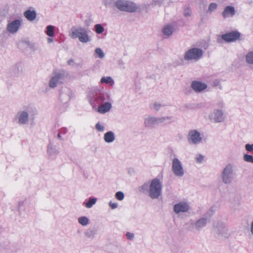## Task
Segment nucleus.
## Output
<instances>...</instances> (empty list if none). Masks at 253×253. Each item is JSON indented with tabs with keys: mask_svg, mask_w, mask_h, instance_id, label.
<instances>
[{
	"mask_svg": "<svg viewBox=\"0 0 253 253\" xmlns=\"http://www.w3.org/2000/svg\"><path fill=\"white\" fill-rule=\"evenodd\" d=\"M140 191L152 199H158L162 194V182L157 178H154L142 185Z\"/></svg>",
	"mask_w": 253,
	"mask_h": 253,
	"instance_id": "f257e3e1",
	"label": "nucleus"
},
{
	"mask_svg": "<svg viewBox=\"0 0 253 253\" xmlns=\"http://www.w3.org/2000/svg\"><path fill=\"white\" fill-rule=\"evenodd\" d=\"M36 112V108L32 105L24 106L20 110L14 117V121L19 126L28 125L30 121V116Z\"/></svg>",
	"mask_w": 253,
	"mask_h": 253,
	"instance_id": "f03ea898",
	"label": "nucleus"
},
{
	"mask_svg": "<svg viewBox=\"0 0 253 253\" xmlns=\"http://www.w3.org/2000/svg\"><path fill=\"white\" fill-rule=\"evenodd\" d=\"M69 36L73 39L78 38L83 43H87L91 40L87 30L81 26L73 27L69 33Z\"/></svg>",
	"mask_w": 253,
	"mask_h": 253,
	"instance_id": "7ed1b4c3",
	"label": "nucleus"
},
{
	"mask_svg": "<svg viewBox=\"0 0 253 253\" xmlns=\"http://www.w3.org/2000/svg\"><path fill=\"white\" fill-rule=\"evenodd\" d=\"M235 175V166L232 164H228L225 166L221 173V181L224 184H230Z\"/></svg>",
	"mask_w": 253,
	"mask_h": 253,
	"instance_id": "20e7f679",
	"label": "nucleus"
},
{
	"mask_svg": "<svg viewBox=\"0 0 253 253\" xmlns=\"http://www.w3.org/2000/svg\"><path fill=\"white\" fill-rule=\"evenodd\" d=\"M204 53L202 48L192 47L186 51L183 57L185 61L197 62L203 58Z\"/></svg>",
	"mask_w": 253,
	"mask_h": 253,
	"instance_id": "39448f33",
	"label": "nucleus"
},
{
	"mask_svg": "<svg viewBox=\"0 0 253 253\" xmlns=\"http://www.w3.org/2000/svg\"><path fill=\"white\" fill-rule=\"evenodd\" d=\"M217 106L219 107V108L215 109L209 116L210 120L215 123L223 122L226 118L222 109L223 107V102H218L217 103Z\"/></svg>",
	"mask_w": 253,
	"mask_h": 253,
	"instance_id": "423d86ee",
	"label": "nucleus"
},
{
	"mask_svg": "<svg viewBox=\"0 0 253 253\" xmlns=\"http://www.w3.org/2000/svg\"><path fill=\"white\" fill-rule=\"evenodd\" d=\"M187 140L190 145L197 146L203 142V138L198 130L192 129L188 131Z\"/></svg>",
	"mask_w": 253,
	"mask_h": 253,
	"instance_id": "0eeeda50",
	"label": "nucleus"
},
{
	"mask_svg": "<svg viewBox=\"0 0 253 253\" xmlns=\"http://www.w3.org/2000/svg\"><path fill=\"white\" fill-rule=\"evenodd\" d=\"M171 171L174 175L177 177H181L185 174V169L183 164L177 158H174L172 160Z\"/></svg>",
	"mask_w": 253,
	"mask_h": 253,
	"instance_id": "6e6552de",
	"label": "nucleus"
},
{
	"mask_svg": "<svg viewBox=\"0 0 253 253\" xmlns=\"http://www.w3.org/2000/svg\"><path fill=\"white\" fill-rule=\"evenodd\" d=\"M68 76V73L64 71L55 73L49 82V87L54 88L57 84L63 83Z\"/></svg>",
	"mask_w": 253,
	"mask_h": 253,
	"instance_id": "1a4fd4ad",
	"label": "nucleus"
},
{
	"mask_svg": "<svg viewBox=\"0 0 253 253\" xmlns=\"http://www.w3.org/2000/svg\"><path fill=\"white\" fill-rule=\"evenodd\" d=\"M115 6L121 11L131 12H134L136 9L134 3L127 1L118 0L115 2Z\"/></svg>",
	"mask_w": 253,
	"mask_h": 253,
	"instance_id": "9d476101",
	"label": "nucleus"
},
{
	"mask_svg": "<svg viewBox=\"0 0 253 253\" xmlns=\"http://www.w3.org/2000/svg\"><path fill=\"white\" fill-rule=\"evenodd\" d=\"M190 209L189 203L185 201H179L175 203L173 207V211L176 214L188 212Z\"/></svg>",
	"mask_w": 253,
	"mask_h": 253,
	"instance_id": "9b49d317",
	"label": "nucleus"
},
{
	"mask_svg": "<svg viewBox=\"0 0 253 253\" xmlns=\"http://www.w3.org/2000/svg\"><path fill=\"white\" fill-rule=\"evenodd\" d=\"M22 23V20L16 19L8 23L6 30L10 34H15L19 30Z\"/></svg>",
	"mask_w": 253,
	"mask_h": 253,
	"instance_id": "f8f14e48",
	"label": "nucleus"
},
{
	"mask_svg": "<svg viewBox=\"0 0 253 253\" xmlns=\"http://www.w3.org/2000/svg\"><path fill=\"white\" fill-rule=\"evenodd\" d=\"M241 34L237 31H232L222 35V39L227 42H233L238 40Z\"/></svg>",
	"mask_w": 253,
	"mask_h": 253,
	"instance_id": "ddd939ff",
	"label": "nucleus"
},
{
	"mask_svg": "<svg viewBox=\"0 0 253 253\" xmlns=\"http://www.w3.org/2000/svg\"><path fill=\"white\" fill-rule=\"evenodd\" d=\"M215 230L217 233L222 236L226 237L228 235V228L222 222H218L215 225Z\"/></svg>",
	"mask_w": 253,
	"mask_h": 253,
	"instance_id": "4468645a",
	"label": "nucleus"
},
{
	"mask_svg": "<svg viewBox=\"0 0 253 253\" xmlns=\"http://www.w3.org/2000/svg\"><path fill=\"white\" fill-rule=\"evenodd\" d=\"M191 87L196 92H201L206 89L208 85L204 82L194 81L191 83Z\"/></svg>",
	"mask_w": 253,
	"mask_h": 253,
	"instance_id": "2eb2a0df",
	"label": "nucleus"
},
{
	"mask_svg": "<svg viewBox=\"0 0 253 253\" xmlns=\"http://www.w3.org/2000/svg\"><path fill=\"white\" fill-rule=\"evenodd\" d=\"M144 125L146 127H153L155 126L158 125V118L149 115L144 118Z\"/></svg>",
	"mask_w": 253,
	"mask_h": 253,
	"instance_id": "dca6fc26",
	"label": "nucleus"
},
{
	"mask_svg": "<svg viewBox=\"0 0 253 253\" xmlns=\"http://www.w3.org/2000/svg\"><path fill=\"white\" fill-rule=\"evenodd\" d=\"M208 222V218L203 217L197 220L192 224L193 227L197 230H200L206 226Z\"/></svg>",
	"mask_w": 253,
	"mask_h": 253,
	"instance_id": "f3484780",
	"label": "nucleus"
},
{
	"mask_svg": "<svg viewBox=\"0 0 253 253\" xmlns=\"http://www.w3.org/2000/svg\"><path fill=\"white\" fill-rule=\"evenodd\" d=\"M113 102H106L102 103L97 108V111L100 114H105L109 112L112 107Z\"/></svg>",
	"mask_w": 253,
	"mask_h": 253,
	"instance_id": "a211bd4d",
	"label": "nucleus"
},
{
	"mask_svg": "<svg viewBox=\"0 0 253 253\" xmlns=\"http://www.w3.org/2000/svg\"><path fill=\"white\" fill-rule=\"evenodd\" d=\"M115 139L116 135L113 131L109 130L104 134L103 140L107 143H112Z\"/></svg>",
	"mask_w": 253,
	"mask_h": 253,
	"instance_id": "6ab92c4d",
	"label": "nucleus"
},
{
	"mask_svg": "<svg viewBox=\"0 0 253 253\" xmlns=\"http://www.w3.org/2000/svg\"><path fill=\"white\" fill-rule=\"evenodd\" d=\"M235 14V10L234 7L227 6L225 7L222 15L224 18L232 17Z\"/></svg>",
	"mask_w": 253,
	"mask_h": 253,
	"instance_id": "aec40b11",
	"label": "nucleus"
},
{
	"mask_svg": "<svg viewBox=\"0 0 253 253\" xmlns=\"http://www.w3.org/2000/svg\"><path fill=\"white\" fill-rule=\"evenodd\" d=\"M175 31V26L173 24L166 25L162 30L164 35L167 37L170 36Z\"/></svg>",
	"mask_w": 253,
	"mask_h": 253,
	"instance_id": "412c9836",
	"label": "nucleus"
},
{
	"mask_svg": "<svg viewBox=\"0 0 253 253\" xmlns=\"http://www.w3.org/2000/svg\"><path fill=\"white\" fill-rule=\"evenodd\" d=\"M96 100H100L102 102L106 101L107 102H113L110 92H105L98 94L96 97Z\"/></svg>",
	"mask_w": 253,
	"mask_h": 253,
	"instance_id": "4be33fe9",
	"label": "nucleus"
},
{
	"mask_svg": "<svg viewBox=\"0 0 253 253\" xmlns=\"http://www.w3.org/2000/svg\"><path fill=\"white\" fill-rule=\"evenodd\" d=\"M97 201L96 198L89 197L83 203V205L87 209H90L96 203Z\"/></svg>",
	"mask_w": 253,
	"mask_h": 253,
	"instance_id": "5701e85b",
	"label": "nucleus"
},
{
	"mask_svg": "<svg viewBox=\"0 0 253 253\" xmlns=\"http://www.w3.org/2000/svg\"><path fill=\"white\" fill-rule=\"evenodd\" d=\"M24 16L29 21H33L36 17V12L34 10L28 9L24 13Z\"/></svg>",
	"mask_w": 253,
	"mask_h": 253,
	"instance_id": "b1692460",
	"label": "nucleus"
},
{
	"mask_svg": "<svg viewBox=\"0 0 253 253\" xmlns=\"http://www.w3.org/2000/svg\"><path fill=\"white\" fill-rule=\"evenodd\" d=\"M158 118V125H166L172 122V117L170 116H162Z\"/></svg>",
	"mask_w": 253,
	"mask_h": 253,
	"instance_id": "393cba45",
	"label": "nucleus"
},
{
	"mask_svg": "<svg viewBox=\"0 0 253 253\" xmlns=\"http://www.w3.org/2000/svg\"><path fill=\"white\" fill-rule=\"evenodd\" d=\"M47 153L51 156H55L57 155L59 151L55 146L50 143L47 147Z\"/></svg>",
	"mask_w": 253,
	"mask_h": 253,
	"instance_id": "a878e982",
	"label": "nucleus"
},
{
	"mask_svg": "<svg viewBox=\"0 0 253 253\" xmlns=\"http://www.w3.org/2000/svg\"><path fill=\"white\" fill-rule=\"evenodd\" d=\"M78 222L83 226H87L89 223V219L86 216H81L78 218Z\"/></svg>",
	"mask_w": 253,
	"mask_h": 253,
	"instance_id": "bb28decb",
	"label": "nucleus"
},
{
	"mask_svg": "<svg viewBox=\"0 0 253 253\" xmlns=\"http://www.w3.org/2000/svg\"><path fill=\"white\" fill-rule=\"evenodd\" d=\"M100 84H106L112 86L114 84V82L111 77H103L100 80Z\"/></svg>",
	"mask_w": 253,
	"mask_h": 253,
	"instance_id": "cd10ccee",
	"label": "nucleus"
},
{
	"mask_svg": "<svg viewBox=\"0 0 253 253\" xmlns=\"http://www.w3.org/2000/svg\"><path fill=\"white\" fill-rule=\"evenodd\" d=\"M94 56L96 58L102 59L105 57V53L102 49L98 47L94 50Z\"/></svg>",
	"mask_w": 253,
	"mask_h": 253,
	"instance_id": "c85d7f7f",
	"label": "nucleus"
},
{
	"mask_svg": "<svg viewBox=\"0 0 253 253\" xmlns=\"http://www.w3.org/2000/svg\"><path fill=\"white\" fill-rule=\"evenodd\" d=\"M46 34L50 37H52L54 35V27L52 25H48L46 27L45 31Z\"/></svg>",
	"mask_w": 253,
	"mask_h": 253,
	"instance_id": "c756f323",
	"label": "nucleus"
},
{
	"mask_svg": "<svg viewBox=\"0 0 253 253\" xmlns=\"http://www.w3.org/2000/svg\"><path fill=\"white\" fill-rule=\"evenodd\" d=\"M95 128L97 131L100 132H103L105 130V127L104 124L100 122H98L95 124Z\"/></svg>",
	"mask_w": 253,
	"mask_h": 253,
	"instance_id": "7c9ffc66",
	"label": "nucleus"
},
{
	"mask_svg": "<svg viewBox=\"0 0 253 253\" xmlns=\"http://www.w3.org/2000/svg\"><path fill=\"white\" fill-rule=\"evenodd\" d=\"M94 31L98 34H102L105 30L103 26L100 24H97L94 26Z\"/></svg>",
	"mask_w": 253,
	"mask_h": 253,
	"instance_id": "2f4dec72",
	"label": "nucleus"
},
{
	"mask_svg": "<svg viewBox=\"0 0 253 253\" xmlns=\"http://www.w3.org/2000/svg\"><path fill=\"white\" fill-rule=\"evenodd\" d=\"M246 61L249 64H253V50L246 54Z\"/></svg>",
	"mask_w": 253,
	"mask_h": 253,
	"instance_id": "473e14b6",
	"label": "nucleus"
},
{
	"mask_svg": "<svg viewBox=\"0 0 253 253\" xmlns=\"http://www.w3.org/2000/svg\"><path fill=\"white\" fill-rule=\"evenodd\" d=\"M217 4L215 2H212L209 5L208 9L207 10L208 13H211L217 8Z\"/></svg>",
	"mask_w": 253,
	"mask_h": 253,
	"instance_id": "72a5a7b5",
	"label": "nucleus"
},
{
	"mask_svg": "<svg viewBox=\"0 0 253 253\" xmlns=\"http://www.w3.org/2000/svg\"><path fill=\"white\" fill-rule=\"evenodd\" d=\"M115 197L119 201H122L124 199L125 195L122 191H118L115 193Z\"/></svg>",
	"mask_w": 253,
	"mask_h": 253,
	"instance_id": "f704fd0d",
	"label": "nucleus"
},
{
	"mask_svg": "<svg viewBox=\"0 0 253 253\" xmlns=\"http://www.w3.org/2000/svg\"><path fill=\"white\" fill-rule=\"evenodd\" d=\"M205 156L202 154H199L195 156V160L197 163L202 164L204 162Z\"/></svg>",
	"mask_w": 253,
	"mask_h": 253,
	"instance_id": "c9c22d12",
	"label": "nucleus"
},
{
	"mask_svg": "<svg viewBox=\"0 0 253 253\" xmlns=\"http://www.w3.org/2000/svg\"><path fill=\"white\" fill-rule=\"evenodd\" d=\"M95 232L91 230H87L84 232L85 236L87 238H93L95 236Z\"/></svg>",
	"mask_w": 253,
	"mask_h": 253,
	"instance_id": "e433bc0d",
	"label": "nucleus"
},
{
	"mask_svg": "<svg viewBox=\"0 0 253 253\" xmlns=\"http://www.w3.org/2000/svg\"><path fill=\"white\" fill-rule=\"evenodd\" d=\"M165 0H153L152 4L155 6H161L166 4Z\"/></svg>",
	"mask_w": 253,
	"mask_h": 253,
	"instance_id": "4c0bfd02",
	"label": "nucleus"
},
{
	"mask_svg": "<svg viewBox=\"0 0 253 253\" xmlns=\"http://www.w3.org/2000/svg\"><path fill=\"white\" fill-rule=\"evenodd\" d=\"M243 159L245 162L253 164V156L249 154H245L243 156Z\"/></svg>",
	"mask_w": 253,
	"mask_h": 253,
	"instance_id": "58836bf2",
	"label": "nucleus"
},
{
	"mask_svg": "<svg viewBox=\"0 0 253 253\" xmlns=\"http://www.w3.org/2000/svg\"><path fill=\"white\" fill-rule=\"evenodd\" d=\"M162 105L159 102H155L152 105V109L158 111L162 107Z\"/></svg>",
	"mask_w": 253,
	"mask_h": 253,
	"instance_id": "ea45409f",
	"label": "nucleus"
},
{
	"mask_svg": "<svg viewBox=\"0 0 253 253\" xmlns=\"http://www.w3.org/2000/svg\"><path fill=\"white\" fill-rule=\"evenodd\" d=\"M192 14V11L189 8V7H187L185 10H184V15L185 17H189L191 16Z\"/></svg>",
	"mask_w": 253,
	"mask_h": 253,
	"instance_id": "a19ab883",
	"label": "nucleus"
},
{
	"mask_svg": "<svg viewBox=\"0 0 253 253\" xmlns=\"http://www.w3.org/2000/svg\"><path fill=\"white\" fill-rule=\"evenodd\" d=\"M245 149L249 152H253V144H250L248 143L246 144Z\"/></svg>",
	"mask_w": 253,
	"mask_h": 253,
	"instance_id": "79ce46f5",
	"label": "nucleus"
},
{
	"mask_svg": "<svg viewBox=\"0 0 253 253\" xmlns=\"http://www.w3.org/2000/svg\"><path fill=\"white\" fill-rule=\"evenodd\" d=\"M109 207L113 210L118 208V204L117 203H113L110 201L109 203Z\"/></svg>",
	"mask_w": 253,
	"mask_h": 253,
	"instance_id": "37998d69",
	"label": "nucleus"
},
{
	"mask_svg": "<svg viewBox=\"0 0 253 253\" xmlns=\"http://www.w3.org/2000/svg\"><path fill=\"white\" fill-rule=\"evenodd\" d=\"M114 0H103V3L106 7L110 6L113 3Z\"/></svg>",
	"mask_w": 253,
	"mask_h": 253,
	"instance_id": "c03bdc74",
	"label": "nucleus"
},
{
	"mask_svg": "<svg viewBox=\"0 0 253 253\" xmlns=\"http://www.w3.org/2000/svg\"><path fill=\"white\" fill-rule=\"evenodd\" d=\"M127 238L129 240H132L134 237V235L132 233L127 232L126 234Z\"/></svg>",
	"mask_w": 253,
	"mask_h": 253,
	"instance_id": "a18cd8bd",
	"label": "nucleus"
},
{
	"mask_svg": "<svg viewBox=\"0 0 253 253\" xmlns=\"http://www.w3.org/2000/svg\"><path fill=\"white\" fill-rule=\"evenodd\" d=\"M215 212V208H211L207 212V215L211 216Z\"/></svg>",
	"mask_w": 253,
	"mask_h": 253,
	"instance_id": "49530a36",
	"label": "nucleus"
},
{
	"mask_svg": "<svg viewBox=\"0 0 253 253\" xmlns=\"http://www.w3.org/2000/svg\"><path fill=\"white\" fill-rule=\"evenodd\" d=\"M62 132L59 131V133L57 134V137L61 140H63V138L61 136Z\"/></svg>",
	"mask_w": 253,
	"mask_h": 253,
	"instance_id": "de8ad7c7",
	"label": "nucleus"
},
{
	"mask_svg": "<svg viewBox=\"0 0 253 253\" xmlns=\"http://www.w3.org/2000/svg\"><path fill=\"white\" fill-rule=\"evenodd\" d=\"M219 84V81L217 80H215L214 82H213V85L214 86H217L218 85V84Z\"/></svg>",
	"mask_w": 253,
	"mask_h": 253,
	"instance_id": "09e8293b",
	"label": "nucleus"
},
{
	"mask_svg": "<svg viewBox=\"0 0 253 253\" xmlns=\"http://www.w3.org/2000/svg\"><path fill=\"white\" fill-rule=\"evenodd\" d=\"M251 232L252 235H253V221H252L251 224Z\"/></svg>",
	"mask_w": 253,
	"mask_h": 253,
	"instance_id": "8fccbe9b",
	"label": "nucleus"
},
{
	"mask_svg": "<svg viewBox=\"0 0 253 253\" xmlns=\"http://www.w3.org/2000/svg\"><path fill=\"white\" fill-rule=\"evenodd\" d=\"M47 41L48 43H51L53 41V39L50 38H47Z\"/></svg>",
	"mask_w": 253,
	"mask_h": 253,
	"instance_id": "3c124183",
	"label": "nucleus"
},
{
	"mask_svg": "<svg viewBox=\"0 0 253 253\" xmlns=\"http://www.w3.org/2000/svg\"><path fill=\"white\" fill-rule=\"evenodd\" d=\"M89 101L90 102V104L92 105L93 104H94V101L93 99H91V98H89Z\"/></svg>",
	"mask_w": 253,
	"mask_h": 253,
	"instance_id": "603ef678",
	"label": "nucleus"
},
{
	"mask_svg": "<svg viewBox=\"0 0 253 253\" xmlns=\"http://www.w3.org/2000/svg\"><path fill=\"white\" fill-rule=\"evenodd\" d=\"M60 131L62 132V134H64L66 133V129H62Z\"/></svg>",
	"mask_w": 253,
	"mask_h": 253,
	"instance_id": "864d4df0",
	"label": "nucleus"
},
{
	"mask_svg": "<svg viewBox=\"0 0 253 253\" xmlns=\"http://www.w3.org/2000/svg\"><path fill=\"white\" fill-rule=\"evenodd\" d=\"M73 62V61L72 60H70L68 61V64H70Z\"/></svg>",
	"mask_w": 253,
	"mask_h": 253,
	"instance_id": "5fc2aeb1",
	"label": "nucleus"
}]
</instances>
